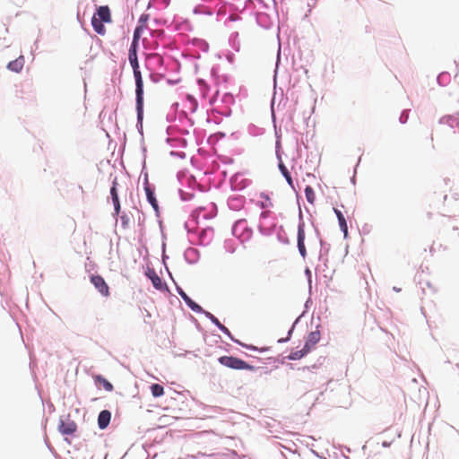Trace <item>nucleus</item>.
Listing matches in <instances>:
<instances>
[{"instance_id": "obj_19", "label": "nucleus", "mask_w": 459, "mask_h": 459, "mask_svg": "<svg viewBox=\"0 0 459 459\" xmlns=\"http://www.w3.org/2000/svg\"><path fill=\"white\" fill-rule=\"evenodd\" d=\"M143 30L144 29H143V25H138L135 28L131 47H135V48L138 47V41L141 38V35H142V32L143 31Z\"/></svg>"}, {"instance_id": "obj_8", "label": "nucleus", "mask_w": 459, "mask_h": 459, "mask_svg": "<svg viewBox=\"0 0 459 459\" xmlns=\"http://www.w3.org/2000/svg\"><path fill=\"white\" fill-rule=\"evenodd\" d=\"M111 420V413L108 410H103L100 411L98 417V425L100 429H106Z\"/></svg>"}, {"instance_id": "obj_11", "label": "nucleus", "mask_w": 459, "mask_h": 459, "mask_svg": "<svg viewBox=\"0 0 459 459\" xmlns=\"http://www.w3.org/2000/svg\"><path fill=\"white\" fill-rule=\"evenodd\" d=\"M333 212L338 219L339 226H340L341 230L343 232L344 238H347L348 226H347V222H346V220H345L342 212L336 208H333Z\"/></svg>"}, {"instance_id": "obj_22", "label": "nucleus", "mask_w": 459, "mask_h": 459, "mask_svg": "<svg viewBox=\"0 0 459 459\" xmlns=\"http://www.w3.org/2000/svg\"><path fill=\"white\" fill-rule=\"evenodd\" d=\"M305 195H306V198H307V201L313 204L316 201V195H315V192L313 190V188L309 186H307L306 188H305Z\"/></svg>"}, {"instance_id": "obj_13", "label": "nucleus", "mask_w": 459, "mask_h": 459, "mask_svg": "<svg viewBox=\"0 0 459 459\" xmlns=\"http://www.w3.org/2000/svg\"><path fill=\"white\" fill-rule=\"evenodd\" d=\"M147 275L150 278V280L152 281V285L154 286L155 289H157V290L163 289V284H162L161 279L153 270H150L148 272Z\"/></svg>"}, {"instance_id": "obj_23", "label": "nucleus", "mask_w": 459, "mask_h": 459, "mask_svg": "<svg viewBox=\"0 0 459 459\" xmlns=\"http://www.w3.org/2000/svg\"><path fill=\"white\" fill-rule=\"evenodd\" d=\"M149 20V15L148 14H142L139 18V25H143V29L146 28V23Z\"/></svg>"}, {"instance_id": "obj_24", "label": "nucleus", "mask_w": 459, "mask_h": 459, "mask_svg": "<svg viewBox=\"0 0 459 459\" xmlns=\"http://www.w3.org/2000/svg\"><path fill=\"white\" fill-rule=\"evenodd\" d=\"M247 349L249 350H255V348L254 346H246Z\"/></svg>"}, {"instance_id": "obj_3", "label": "nucleus", "mask_w": 459, "mask_h": 459, "mask_svg": "<svg viewBox=\"0 0 459 459\" xmlns=\"http://www.w3.org/2000/svg\"><path fill=\"white\" fill-rule=\"evenodd\" d=\"M220 364L236 370H255V367L249 365L245 360L233 356H221L218 359Z\"/></svg>"}, {"instance_id": "obj_4", "label": "nucleus", "mask_w": 459, "mask_h": 459, "mask_svg": "<svg viewBox=\"0 0 459 459\" xmlns=\"http://www.w3.org/2000/svg\"><path fill=\"white\" fill-rule=\"evenodd\" d=\"M91 282L94 285V287L98 290V291L104 297H108L109 287L105 281L104 278L100 275H91Z\"/></svg>"}, {"instance_id": "obj_16", "label": "nucleus", "mask_w": 459, "mask_h": 459, "mask_svg": "<svg viewBox=\"0 0 459 459\" xmlns=\"http://www.w3.org/2000/svg\"><path fill=\"white\" fill-rule=\"evenodd\" d=\"M145 192L147 195V200L152 204V206L154 208V210H158V202L155 198L153 191L150 188V186H145Z\"/></svg>"}, {"instance_id": "obj_5", "label": "nucleus", "mask_w": 459, "mask_h": 459, "mask_svg": "<svg viewBox=\"0 0 459 459\" xmlns=\"http://www.w3.org/2000/svg\"><path fill=\"white\" fill-rule=\"evenodd\" d=\"M76 429L77 425L74 420L70 419H67L65 420H60L58 430L63 435H73L76 431Z\"/></svg>"}, {"instance_id": "obj_10", "label": "nucleus", "mask_w": 459, "mask_h": 459, "mask_svg": "<svg viewBox=\"0 0 459 459\" xmlns=\"http://www.w3.org/2000/svg\"><path fill=\"white\" fill-rule=\"evenodd\" d=\"M320 340V332L319 331H314L311 332L307 339V342L305 343V347L308 349L310 351L312 348L319 342Z\"/></svg>"}, {"instance_id": "obj_14", "label": "nucleus", "mask_w": 459, "mask_h": 459, "mask_svg": "<svg viewBox=\"0 0 459 459\" xmlns=\"http://www.w3.org/2000/svg\"><path fill=\"white\" fill-rule=\"evenodd\" d=\"M178 293L193 311L199 312L202 310V307L194 302L183 290H180Z\"/></svg>"}, {"instance_id": "obj_20", "label": "nucleus", "mask_w": 459, "mask_h": 459, "mask_svg": "<svg viewBox=\"0 0 459 459\" xmlns=\"http://www.w3.org/2000/svg\"><path fill=\"white\" fill-rule=\"evenodd\" d=\"M279 169H280L281 174L283 175V177L286 178L288 184L291 187H293V181H292L290 173L289 172V170L287 169V168L285 167V165L282 162H280Z\"/></svg>"}, {"instance_id": "obj_18", "label": "nucleus", "mask_w": 459, "mask_h": 459, "mask_svg": "<svg viewBox=\"0 0 459 459\" xmlns=\"http://www.w3.org/2000/svg\"><path fill=\"white\" fill-rule=\"evenodd\" d=\"M94 379L97 383L101 384L106 391H113V385L110 382H108L106 378H104L102 376H96Z\"/></svg>"}, {"instance_id": "obj_7", "label": "nucleus", "mask_w": 459, "mask_h": 459, "mask_svg": "<svg viewBox=\"0 0 459 459\" xmlns=\"http://www.w3.org/2000/svg\"><path fill=\"white\" fill-rule=\"evenodd\" d=\"M118 186H119V184H118L117 178H115L112 183L111 189H110V195H111L112 202L114 204L115 212L117 214H118L120 212V202H119L118 194H117Z\"/></svg>"}, {"instance_id": "obj_17", "label": "nucleus", "mask_w": 459, "mask_h": 459, "mask_svg": "<svg viewBox=\"0 0 459 459\" xmlns=\"http://www.w3.org/2000/svg\"><path fill=\"white\" fill-rule=\"evenodd\" d=\"M308 352H309L308 349L304 346L303 349L300 351H295L290 352V354L289 355L288 358L291 360L300 359L301 358L306 356Z\"/></svg>"}, {"instance_id": "obj_15", "label": "nucleus", "mask_w": 459, "mask_h": 459, "mask_svg": "<svg viewBox=\"0 0 459 459\" xmlns=\"http://www.w3.org/2000/svg\"><path fill=\"white\" fill-rule=\"evenodd\" d=\"M128 58H129V62L131 64L132 68L139 67L138 58H137V48L130 47Z\"/></svg>"}, {"instance_id": "obj_25", "label": "nucleus", "mask_w": 459, "mask_h": 459, "mask_svg": "<svg viewBox=\"0 0 459 459\" xmlns=\"http://www.w3.org/2000/svg\"><path fill=\"white\" fill-rule=\"evenodd\" d=\"M430 141L433 142V135L430 134Z\"/></svg>"}, {"instance_id": "obj_6", "label": "nucleus", "mask_w": 459, "mask_h": 459, "mask_svg": "<svg viewBox=\"0 0 459 459\" xmlns=\"http://www.w3.org/2000/svg\"><path fill=\"white\" fill-rule=\"evenodd\" d=\"M304 227V222L299 223L298 227V248L302 257H306L307 255V250L305 247L306 235Z\"/></svg>"}, {"instance_id": "obj_21", "label": "nucleus", "mask_w": 459, "mask_h": 459, "mask_svg": "<svg viewBox=\"0 0 459 459\" xmlns=\"http://www.w3.org/2000/svg\"><path fill=\"white\" fill-rule=\"evenodd\" d=\"M151 391H152V394L154 397H160V396L163 395V394H164L163 386L159 384H152L151 385Z\"/></svg>"}, {"instance_id": "obj_2", "label": "nucleus", "mask_w": 459, "mask_h": 459, "mask_svg": "<svg viewBox=\"0 0 459 459\" xmlns=\"http://www.w3.org/2000/svg\"><path fill=\"white\" fill-rule=\"evenodd\" d=\"M133 71L136 85L135 93L137 119L139 122H142L143 117V82L139 67L133 68Z\"/></svg>"}, {"instance_id": "obj_9", "label": "nucleus", "mask_w": 459, "mask_h": 459, "mask_svg": "<svg viewBox=\"0 0 459 459\" xmlns=\"http://www.w3.org/2000/svg\"><path fill=\"white\" fill-rule=\"evenodd\" d=\"M24 56H20L15 60L9 62L7 65V68L12 72L20 73L24 66Z\"/></svg>"}, {"instance_id": "obj_12", "label": "nucleus", "mask_w": 459, "mask_h": 459, "mask_svg": "<svg viewBox=\"0 0 459 459\" xmlns=\"http://www.w3.org/2000/svg\"><path fill=\"white\" fill-rule=\"evenodd\" d=\"M208 317L210 318V320L221 330L224 333H226L227 335H229L230 337L231 340H233L234 342L243 345L241 342L236 341L233 339V337L231 336V333L230 332V330L225 326L223 325L220 321L219 319L214 316L211 313H208Z\"/></svg>"}, {"instance_id": "obj_1", "label": "nucleus", "mask_w": 459, "mask_h": 459, "mask_svg": "<svg viewBox=\"0 0 459 459\" xmlns=\"http://www.w3.org/2000/svg\"><path fill=\"white\" fill-rule=\"evenodd\" d=\"M111 22V13L108 5L100 6L97 13L91 18V25L100 35L106 33V28L103 23H110Z\"/></svg>"}]
</instances>
